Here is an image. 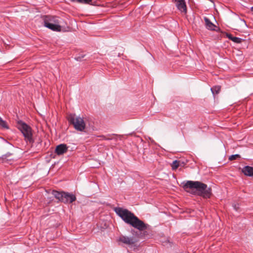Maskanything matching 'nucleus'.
I'll return each mask as SVG.
<instances>
[{"label": "nucleus", "instance_id": "15", "mask_svg": "<svg viewBox=\"0 0 253 253\" xmlns=\"http://www.w3.org/2000/svg\"><path fill=\"white\" fill-rule=\"evenodd\" d=\"M74 2H77L79 3H84V4H92V0H71Z\"/></svg>", "mask_w": 253, "mask_h": 253}, {"label": "nucleus", "instance_id": "9", "mask_svg": "<svg viewBox=\"0 0 253 253\" xmlns=\"http://www.w3.org/2000/svg\"><path fill=\"white\" fill-rule=\"evenodd\" d=\"M175 2L178 10L182 12H186V5L184 0H175Z\"/></svg>", "mask_w": 253, "mask_h": 253}, {"label": "nucleus", "instance_id": "19", "mask_svg": "<svg viewBox=\"0 0 253 253\" xmlns=\"http://www.w3.org/2000/svg\"><path fill=\"white\" fill-rule=\"evenodd\" d=\"M239 158H240V156L238 154L232 155L229 157V160L230 161H233Z\"/></svg>", "mask_w": 253, "mask_h": 253}, {"label": "nucleus", "instance_id": "6", "mask_svg": "<svg viewBox=\"0 0 253 253\" xmlns=\"http://www.w3.org/2000/svg\"><path fill=\"white\" fill-rule=\"evenodd\" d=\"M119 241L128 246H132L136 242V240L134 237H129L122 235L120 237Z\"/></svg>", "mask_w": 253, "mask_h": 253}, {"label": "nucleus", "instance_id": "14", "mask_svg": "<svg viewBox=\"0 0 253 253\" xmlns=\"http://www.w3.org/2000/svg\"><path fill=\"white\" fill-rule=\"evenodd\" d=\"M220 86H215L211 88V90L213 95L215 94H217L220 90Z\"/></svg>", "mask_w": 253, "mask_h": 253}, {"label": "nucleus", "instance_id": "1", "mask_svg": "<svg viewBox=\"0 0 253 253\" xmlns=\"http://www.w3.org/2000/svg\"><path fill=\"white\" fill-rule=\"evenodd\" d=\"M116 214L126 223L140 231H143L144 236L151 233V227L139 219L134 214L126 209L116 207L114 209Z\"/></svg>", "mask_w": 253, "mask_h": 253}, {"label": "nucleus", "instance_id": "23", "mask_svg": "<svg viewBox=\"0 0 253 253\" xmlns=\"http://www.w3.org/2000/svg\"><path fill=\"white\" fill-rule=\"evenodd\" d=\"M103 137H104V138L105 139H106V140H109V139H110V138H106L105 136H103Z\"/></svg>", "mask_w": 253, "mask_h": 253}, {"label": "nucleus", "instance_id": "21", "mask_svg": "<svg viewBox=\"0 0 253 253\" xmlns=\"http://www.w3.org/2000/svg\"><path fill=\"white\" fill-rule=\"evenodd\" d=\"M227 36V37L230 40L232 41V39H233V38H234V37L231 35V34H227L226 35Z\"/></svg>", "mask_w": 253, "mask_h": 253}, {"label": "nucleus", "instance_id": "4", "mask_svg": "<svg viewBox=\"0 0 253 253\" xmlns=\"http://www.w3.org/2000/svg\"><path fill=\"white\" fill-rule=\"evenodd\" d=\"M69 122L74 126V128L79 131H82L85 127V124L83 119L75 114H70L67 117Z\"/></svg>", "mask_w": 253, "mask_h": 253}, {"label": "nucleus", "instance_id": "17", "mask_svg": "<svg viewBox=\"0 0 253 253\" xmlns=\"http://www.w3.org/2000/svg\"><path fill=\"white\" fill-rule=\"evenodd\" d=\"M0 126L6 129L8 128V126L5 121H3L1 117H0Z\"/></svg>", "mask_w": 253, "mask_h": 253}, {"label": "nucleus", "instance_id": "18", "mask_svg": "<svg viewBox=\"0 0 253 253\" xmlns=\"http://www.w3.org/2000/svg\"><path fill=\"white\" fill-rule=\"evenodd\" d=\"M242 41L243 40L242 39L235 37H234V38H233V39H232V41L237 43H241L242 42Z\"/></svg>", "mask_w": 253, "mask_h": 253}, {"label": "nucleus", "instance_id": "11", "mask_svg": "<svg viewBox=\"0 0 253 253\" xmlns=\"http://www.w3.org/2000/svg\"><path fill=\"white\" fill-rule=\"evenodd\" d=\"M243 173L247 176H253V168L249 166H245L242 169Z\"/></svg>", "mask_w": 253, "mask_h": 253}, {"label": "nucleus", "instance_id": "2", "mask_svg": "<svg viewBox=\"0 0 253 253\" xmlns=\"http://www.w3.org/2000/svg\"><path fill=\"white\" fill-rule=\"evenodd\" d=\"M185 190L195 189L194 192L204 198H210L211 195V189L207 185L198 181H187L183 185Z\"/></svg>", "mask_w": 253, "mask_h": 253}, {"label": "nucleus", "instance_id": "3", "mask_svg": "<svg viewBox=\"0 0 253 253\" xmlns=\"http://www.w3.org/2000/svg\"><path fill=\"white\" fill-rule=\"evenodd\" d=\"M43 22V25L56 32H60L61 30V27L60 25V22L58 17L52 15H43L42 17Z\"/></svg>", "mask_w": 253, "mask_h": 253}, {"label": "nucleus", "instance_id": "13", "mask_svg": "<svg viewBox=\"0 0 253 253\" xmlns=\"http://www.w3.org/2000/svg\"><path fill=\"white\" fill-rule=\"evenodd\" d=\"M52 194L54 195L55 198L62 202L63 196V192H59L58 191L53 190L52 192Z\"/></svg>", "mask_w": 253, "mask_h": 253}, {"label": "nucleus", "instance_id": "22", "mask_svg": "<svg viewBox=\"0 0 253 253\" xmlns=\"http://www.w3.org/2000/svg\"><path fill=\"white\" fill-rule=\"evenodd\" d=\"M233 207H234V209L236 211H237L238 210V209H239V205H238H238H236V204L234 205L233 206Z\"/></svg>", "mask_w": 253, "mask_h": 253}, {"label": "nucleus", "instance_id": "24", "mask_svg": "<svg viewBox=\"0 0 253 253\" xmlns=\"http://www.w3.org/2000/svg\"><path fill=\"white\" fill-rule=\"evenodd\" d=\"M251 10L253 11V6L251 8Z\"/></svg>", "mask_w": 253, "mask_h": 253}, {"label": "nucleus", "instance_id": "7", "mask_svg": "<svg viewBox=\"0 0 253 253\" xmlns=\"http://www.w3.org/2000/svg\"><path fill=\"white\" fill-rule=\"evenodd\" d=\"M12 154L9 152L2 155L0 157V162L3 164H8L11 165L14 161V159L12 158Z\"/></svg>", "mask_w": 253, "mask_h": 253}, {"label": "nucleus", "instance_id": "8", "mask_svg": "<svg viewBox=\"0 0 253 253\" xmlns=\"http://www.w3.org/2000/svg\"><path fill=\"white\" fill-rule=\"evenodd\" d=\"M76 197L75 195L69 193L63 192L62 202L64 203H72L76 201Z\"/></svg>", "mask_w": 253, "mask_h": 253}, {"label": "nucleus", "instance_id": "10", "mask_svg": "<svg viewBox=\"0 0 253 253\" xmlns=\"http://www.w3.org/2000/svg\"><path fill=\"white\" fill-rule=\"evenodd\" d=\"M68 147L66 144H61L56 147L55 151L58 155H61L66 153Z\"/></svg>", "mask_w": 253, "mask_h": 253}, {"label": "nucleus", "instance_id": "5", "mask_svg": "<svg viewBox=\"0 0 253 253\" xmlns=\"http://www.w3.org/2000/svg\"><path fill=\"white\" fill-rule=\"evenodd\" d=\"M17 125L18 129L23 134L25 140L30 143H33L34 140L32 137V132L31 127L22 121L18 122Z\"/></svg>", "mask_w": 253, "mask_h": 253}, {"label": "nucleus", "instance_id": "12", "mask_svg": "<svg viewBox=\"0 0 253 253\" xmlns=\"http://www.w3.org/2000/svg\"><path fill=\"white\" fill-rule=\"evenodd\" d=\"M204 20L205 22V25L206 28L210 30L214 31L215 25L213 24L207 17H204Z\"/></svg>", "mask_w": 253, "mask_h": 253}, {"label": "nucleus", "instance_id": "20", "mask_svg": "<svg viewBox=\"0 0 253 253\" xmlns=\"http://www.w3.org/2000/svg\"><path fill=\"white\" fill-rule=\"evenodd\" d=\"M84 56V55H82L81 56H79L75 58V59L78 61H81L82 58H83Z\"/></svg>", "mask_w": 253, "mask_h": 253}, {"label": "nucleus", "instance_id": "16", "mask_svg": "<svg viewBox=\"0 0 253 253\" xmlns=\"http://www.w3.org/2000/svg\"><path fill=\"white\" fill-rule=\"evenodd\" d=\"M180 162L177 160L174 161L171 164V168L173 170H175L179 167Z\"/></svg>", "mask_w": 253, "mask_h": 253}]
</instances>
